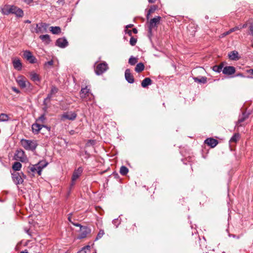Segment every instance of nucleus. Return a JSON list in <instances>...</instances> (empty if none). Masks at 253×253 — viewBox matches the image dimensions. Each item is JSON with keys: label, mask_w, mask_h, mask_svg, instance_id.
<instances>
[{"label": "nucleus", "mask_w": 253, "mask_h": 253, "mask_svg": "<svg viewBox=\"0 0 253 253\" xmlns=\"http://www.w3.org/2000/svg\"><path fill=\"white\" fill-rule=\"evenodd\" d=\"M152 84V80L149 78H145L141 83V85L143 87H146Z\"/></svg>", "instance_id": "25"}, {"label": "nucleus", "mask_w": 253, "mask_h": 253, "mask_svg": "<svg viewBox=\"0 0 253 253\" xmlns=\"http://www.w3.org/2000/svg\"><path fill=\"white\" fill-rule=\"evenodd\" d=\"M28 61L30 63H36L37 62V59L36 58V57L35 56H34L33 55H32L30 58L28 60Z\"/></svg>", "instance_id": "42"}, {"label": "nucleus", "mask_w": 253, "mask_h": 253, "mask_svg": "<svg viewBox=\"0 0 253 253\" xmlns=\"http://www.w3.org/2000/svg\"><path fill=\"white\" fill-rule=\"evenodd\" d=\"M58 91V89L55 86H52L51 88L50 92L48 94L47 97L44 99L43 103L46 105V101L48 100H50Z\"/></svg>", "instance_id": "14"}, {"label": "nucleus", "mask_w": 253, "mask_h": 253, "mask_svg": "<svg viewBox=\"0 0 253 253\" xmlns=\"http://www.w3.org/2000/svg\"><path fill=\"white\" fill-rule=\"evenodd\" d=\"M33 55L32 52L30 51L29 50H25L24 51L23 53V57L25 58L27 60L29 59V58Z\"/></svg>", "instance_id": "36"}, {"label": "nucleus", "mask_w": 253, "mask_h": 253, "mask_svg": "<svg viewBox=\"0 0 253 253\" xmlns=\"http://www.w3.org/2000/svg\"><path fill=\"white\" fill-rule=\"evenodd\" d=\"M108 69V65L106 63L103 62L98 64L95 69V73L97 75L103 74Z\"/></svg>", "instance_id": "9"}, {"label": "nucleus", "mask_w": 253, "mask_h": 253, "mask_svg": "<svg viewBox=\"0 0 253 253\" xmlns=\"http://www.w3.org/2000/svg\"><path fill=\"white\" fill-rule=\"evenodd\" d=\"M133 26L132 24L128 25L126 26V29H127L128 28H130Z\"/></svg>", "instance_id": "53"}, {"label": "nucleus", "mask_w": 253, "mask_h": 253, "mask_svg": "<svg viewBox=\"0 0 253 253\" xmlns=\"http://www.w3.org/2000/svg\"><path fill=\"white\" fill-rule=\"evenodd\" d=\"M228 57L232 60H238L239 59L238 52L236 51H233L228 53Z\"/></svg>", "instance_id": "22"}, {"label": "nucleus", "mask_w": 253, "mask_h": 253, "mask_svg": "<svg viewBox=\"0 0 253 253\" xmlns=\"http://www.w3.org/2000/svg\"><path fill=\"white\" fill-rule=\"evenodd\" d=\"M50 31L53 34H58L61 32V29L58 26L50 27Z\"/></svg>", "instance_id": "29"}, {"label": "nucleus", "mask_w": 253, "mask_h": 253, "mask_svg": "<svg viewBox=\"0 0 253 253\" xmlns=\"http://www.w3.org/2000/svg\"><path fill=\"white\" fill-rule=\"evenodd\" d=\"M104 234V230L102 229L100 230L95 239V241L100 239L103 236Z\"/></svg>", "instance_id": "40"}, {"label": "nucleus", "mask_w": 253, "mask_h": 253, "mask_svg": "<svg viewBox=\"0 0 253 253\" xmlns=\"http://www.w3.org/2000/svg\"><path fill=\"white\" fill-rule=\"evenodd\" d=\"M126 33H127L129 36H131L132 32L130 30L126 29Z\"/></svg>", "instance_id": "48"}, {"label": "nucleus", "mask_w": 253, "mask_h": 253, "mask_svg": "<svg viewBox=\"0 0 253 253\" xmlns=\"http://www.w3.org/2000/svg\"><path fill=\"white\" fill-rule=\"evenodd\" d=\"M16 81L20 87L22 88L29 87L31 84L30 82L22 76H19L17 77Z\"/></svg>", "instance_id": "6"}, {"label": "nucleus", "mask_w": 253, "mask_h": 253, "mask_svg": "<svg viewBox=\"0 0 253 253\" xmlns=\"http://www.w3.org/2000/svg\"><path fill=\"white\" fill-rule=\"evenodd\" d=\"M160 19L161 17L160 16H157V17H155L151 19L149 26V33H151L152 29L156 27L157 24L159 23Z\"/></svg>", "instance_id": "13"}, {"label": "nucleus", "mask_w": 253, "mask_h": 253, "mask_svg": "<svg viewBox=\"0 0 253 253\" xmlns=\"http://www.w3.org/2000/svg\"><path fill=\"white\" fill-rule=\"evenodd\" d=\"M235 27V29H236V30H241V29H242V26L241 25H239L238 26H236Z\"/></svg>", "instance_id": "49"}, {"label": "nucleus", "mask_w": 253, "mask_h": 253, "mask_svg": "<svg viewBox=\"0 0 253 253\" xmlns=\"http://www.w3.org/2000/svg\"><path fill=\"white\" fill-rule=\"evenodd\" d=\"M20 253H28L27 252H21Z\"/></svg>", "instance_id": "57"}, {"label": "nucleus", "mask_w": 253, "mask_h": 253, "mask_svg": "<svg viewBox=\"0 0 253 253\" xmlns=\"http://www.w3.org/2000/svg\"><path fill=\"white\" fill-rule=\"evenodd\" d=\"M83 172V169L82 167H79L78 169H75L73 172L72 177V185L74 184L75 181L80 176Z\"/></svg>", "instance_id": "11"}, {"label": "nucleus", "mask_w": 253, "mask_h": 253, "mask_svg": "<svg viewBox=\"0 0 253 253\" xmlns=\"http://www.w3.org/2000/svg\"><path fill=\"white\" fill-rule=\"evenodd\" d=\"M40 39L45 44H49L51 41L48 35H41Z\"/></svg>", "instance_id": "24"}, {"label": "nucleus", "mask_w": 253, "mask_h": 253, "mask_svg": "<svg viewBox=\"0 0 253 253\" xmlns=\"http://www.w3.org/2000/svg\"><path fill=\"white\" fill-rule=\"evenodd\" d=\"M90 246L89 245H87L82 248V249L77 253H87L90 252Z\"/></svg>", "instance_id": "32"}, {"label": "nucleus", "mask_w": 253, "mask_h": 253, "mask_svg": "<svg viewBox=\"0 0 253 253\" xmlns=\"http://www.w3.org/2000/svg\"><path fill=\"white\" fill-rule=\"evenodd\" d=\"M75 226L80 227V234L78 237V239H81L86 237L87 235L91 232V229L85 226H82L79 223H72Z\"/></svg>", "instance_id": "4"}, {"label": "nucleus", "mask_w": 253, "mask_h": 253, "mask_svg": "<svg viewBox=\"0 0 253 253\" xmlns=\"http://www.w3.org/2000/svg\"><path fill=\"white\" fill-rule=\"evenodd\" d=\"M205 143L211 148H213L217 144L218 141L214 138H209L205 140Z\"/></svg>", "instance_id": "20"}, {"label": "nucleus", "mask_w": 253, "mask_h": 253, "mask_svg": "<svg viewBox=\"0 0 253 253\" xmlns=\"http://www.w3.org/2000/svg\"><path fill=\"white\" fill-rule=\"evenodd\" d=\"M125 76L126 80L128 82V83L130 84H132L134 83V78L130 73V69H127L126 70Z\"/></svg>", "instance_id": "18"}, {"label": "nucleus", "mask_w": 253, "mask_h": 253, "mask_svg": "<svg viewBox=\"0 0 253 253\" xmlns=\"http://www.w3.org/2000/svg\"><path fill=\"white\" fill-rule=\"evenodd\" d=\"M144 64L142 63H139L136 65L135 68V71L137 73H139L142 72L144 70Z\"/></svg>", "instance_id": "28"}, {"label": "nucleus", "mask_w": 253, "mask_h": 253, "mask_svg": "<svg viewBox=\"0 0 253 253\" xmlns=\"http://www.w3.org/2000/svg\"><path fill=\"white\" fill-rule=\"evenodd\" d=\"M22 167V165L20 162H16L12 166V169L15 171H19Z\"/></svg>", "instance_id": "30"}, {"label": "nucleus", "mask_w": 253, "mask_h": 253, "mask_svg": "<svg viewBox=\"0 0 253 253\" xmlns=\"http://www.w3.org/2000/svg\"><path fill=\"white\" fill-rule=\"evenodd\" d=\"M248 117V115H247L245 113H243L242 116L240 117L238 121V123L240 124L243 122L246 118Z\"/></svg>", "instance_id": "38"}, {"label": "nucleus", "mask_w": 253, "mask_h": 253, "mask_svg": "<svg viewBox=\"0 0 253 253\" xmlns=\"http://www.w3.org/2000/svg\"><path fill=\"white\" fill-rule=\"evenodd\" d=\"M238 76L242 77H244L242 74H239Z\"/></svg>", "instance_id": "56"}, {"label": "nucleus", "mask_w": 253, "mask_h": 253, "mask_svg": "<svg viewBox=\"0 0 253 253\" xmlns=\"http://www.w3.org/2000/svg\"><path fill=\"white\" fill-rule=\"evenodd\" d=\"M128 172V169L125 166H122L120 168V173L123 175H126Z\"/></svg>", "instance_id": "35"}, {"label": "nucleus", "mask_w": 253, "mask_h": 253, "mask_svg": "<svg viewBox=\"0 0 253 253\" xmlns=\"http://www.w3.org/2000/svg\"><path fill=\"white\" fill-rule=\"evenodd\" d=\"M12 89L17 93H20V91L15 87H12Z\"/></svg>", "instance_id": "47"}, {"label": "nucleus", "mask_w": 253, "mask_h": 253, "mask_svg": "<svg viewBox=\"0 0 253 253\" xmlns=\"http://www.w3.org/2000/svg\"><path fill=\"white\" fill-rule=\"evenodd\" d=\"M30 77L31 80L35 82H40L41 78L39 75L35 72L30 73Z\"/></svg>", "instance_id": "21"}, {"label": "nucleus", "mask_w": 253, "mask_h": 253, "mask_svg": "<svg viewBox=\"0 0 253 253\" xmlns=\"http://www.w3.org/2000/svg\"><path fill=\"white\" fill-rule=\"evenodd\" d=\"M113 223L116 226V227H118V225L119 224V223H117L118 222V219H115L113 220Z\"/></svg>", "instance_id": "46"}, {"label": "nucleus", "mask_w": 253, "mask_h": 253, "mask_svg": "<svg viewBox=\"0 0 253 253\" xmlns=\"http://www.w3.org/2000/svg\"><path fill=\"white\" fill-rule=\"evenodd\" d=\"M148 1L150 3H154L155 2L156 0H148Z\"/></svg>", "instance_id": "54"}, {"label": "nucleus", "mask_w": 253, "mask_h": 253, "mask_svg": "<svg viewBox=\"0 0 253 253\" xmlns=\"http://www.w3.org/2000/svg\"><path fill=\"white\" fill-rule=\"evenodd\" d=\"M12 178L16 184H19L23 182V177L25 178L24 174L22 172L19 173L15 172L12 174Z\"/></svg>", "instance_id": "8"}, {"label": "nucleus", "mask_w": 253, "mask_h": 253, "mask_svg": "<svg viewBox=\"0 0 253 253\" xmlns=\"http://www.w3.org/2000/svg\"><path fill=\"white\" fill-rule=\"evenodd\" d=\"M77 117V114L75 112H67L64 113L62 115L61 117V119L62 120H69L73 121Z\"/></svg>", "instance_id": "12"}, {"label": "nucleus", "mask_w": 253, "mask_h": 253, "mask_svg": "<svg viewBox=\"0 0 253 253\" xmlns=\"http://www.w3.org/2000/svg\"><path fill=\"white\" fill-rule=\"evenodd\" d=\"M26 23H31V21H29V20H27V21H26Z\"/></svg>", "instance_id": "55"}, {"label": "nucleus", "mask_w": 253, "mask_h": 253, "mask_svg": "<svg viewBox=\"0 0 253 253\" xmlns=\"http://www.w3.org/2000/svg\"><path fill=\"white\" fill-rule=\"evenodd\" d=\"M193 80L195 82L200 84H204L207 82V78L206 77H194Z\"/></svg>", "instance_id": "23"}, {"label": "nucleus", "mask_w": 253, "mask_h": 253, "mask_svg": "<svg viewBox=\"0 0 253 253\" xmlns=\"http://www.w3.org/2000/svg\"><path fill=\"white\" fill-rule=\"evenodd\" d=\"M137 62V59L132 56L130 57L128 60V63L131 65H133L135 64Z\"/></svg>", "instance_id": "39"}, {"label": "nucleus", "mask_w": 253, "mask_h": 253, "mask_svg": "<svg viewBox=\"0 0 253 253\" xmlns=\"http://www.w3.org/2000/svg\"><path fill=\"white\" fill-rule=\"evenodd\" d=\"M45 120L46 118L45 115L42 114L36 120V122L40 124H42L45 123Z\"/></svg>", "instance_id": "33"}, {"label": "nucleus", "mask_w": 253, "mask_h": 253, "mask_svg": "<svg viewBox=\"0 0 253 253\" xmlns=\"http://www.w3.org/2000/svg\"><path fill=\"white\" fill-rule=\"evenodd\" d=\"M13 66L16 70L20 71L22 69V65L20 60L18 58H15L12 59Z\"/></svg>", "instance_id": "19"}, {"label": "nucleus", "mask_w": 253, "mask_h": 253, "mask_svg": "<svg viewBox=\"0 0 253 253\" xmlns=\"http://www.w3.org/2000/svg\"><path fill=\"white\" fill-rule=\"evenodd\" d=\"M47 127L45 126L40 124L37 122H36L35 124H33L32 126V128L33 133L35 134H38L40 130L42 128V127Z\"/></svg>", "instance_id": "15"}, {"label": "nucleus", "mask_w": 253, "mask_h": 253, "mask_svg": "<svg viewBox=\"0 0 253 253\" xmlns=\"http://www.w3.org/2000/svg\"><path fill=\"white\" fill-rule=\"evenodd\" d=\"M235 27H234L233 28H231L230 30H229L228 31L223 33L224 36H227L229 34H230L231 33L236 31Z\"/></svg>", "instance_id": "44"}, {"label": "nucleus", "mask_w": 253, "mask_h": 253, "mask_svg": "<svg viewBox=\"0 0 253 253\" xmlns=\"http://www.w3.org/2000/svg\"><path fill=\"white\" fill-rule=\"evenodd\" d=\"M21 145L27 150L34 151L37 146V141L35 140H28L23 139L21 140Z\"/></svg>", "instance_id": "2"}, {"label": "nucleus", "mask_w": 253, "mask_h": 253, "mask_svg": "<svg viewBox=\"0 0 253 253\" xmlns=\"http://www.w3.org/2000/svg\"><path fill=\"white\" fill-rule=\"evenodd\" d=\"M14 158L15 160L19 161L22 162H25L27 161V158L25 154V152L21 149L16 151Z\"/></svg>", "instance_id": "7"}, {"label": "nucleus", "mask_w": 253, "mask_h": 253, "mask_svg": "<svg viewBox=\"0 0 253 253\" xmlns=\"http://www.w3.org/2000/svg\"><path fill=\"white\" fill-rule=\"evenodd\" d=\"M68 42L64 38H59L56 42V45L61 48H65L68 45Z\"/></svg>", "instance_id": "17"}, {"label": "nucleus", "mask_w": 253, "mask_h": 253, "mask_svg": "<svg viewBox=\"0 0 253 253\" xmlns=\"http://www.w3.org/2000/svg\"><path fill=\"white\" fill-rule=\"evenodd\" d=\"M248 24H250V34L253 36V22H251L250 21L248 22V23L244 24L242 26V28H246ZM252 46L253 47V43H252Z\"/></svg>", "instance_id": "31"}, {"label": "nucleus", "mask_w": 253, "mask_h": 253, "mask_svg": "<svg viewBox=\"0 0 253 253\" xmlns=\"http://www.w3.org/2000/svg\"><path fill=\"white\" fill-rule=\"evenodd\" d=\"M223 63H220L218 65L213 66L212 67V70L215 72L220 73L221 71H222V68H223Z\"/></svg>", "instance_id": "26"}, {"label": "nucleus", "mask_w": 253, "mask_h": 253, "mask_svg": "<svg viewBox=\"0 0 253 253\" xmlns=\"http://www.w3.org/2000/svg\"><path fill=\"white\" fill-rule=\"evenodd\" d=\"M239 138H240V134L239 133H235L231 138V139L230 140V142L236 143L239 139Z\"/></svg>", "instance_id": "34"}, {"label": "nucleus", "mask_w": 253, "mask_h": 253, "mask_svg": "<svg viewBox=\"0 0 253 253\" xmlns=\"http://www.w3.org/2000/svg\"><path fill=\"white\" fill-rule=\"evenodd\" d=\"M247 72L251 75V76H249L248 78H253V69H251L247 70Z\"/></svg>", "instance_id": "45"}, {"label": "nucleus", "mask_w": 253, "mask_h": 253, "mask_svg": "<svg viewBox=\"0 0 253 253\" xmlns=\"http://www.w3.org/2000/svg\"><path fill=\"white\" fill-rule=\"evenodd\" d=\"M235 72V68L233 66H225L223 68L222 73L227 75H231Z\"/></svg>", "instance_id": "16"}, {"label": "nucleus", "mask_w": 253, "mask_h": 253, "mask_svg": "<svg viewBox=\"0 0 253 253\" xmlns=\"http://www.w3.org/2000/svg\"><path fill=\"white\" fill-rule=\"evenodd\" d=\"M136 42H137V40L135 38L131 37L130 39V41H129L130 44L132 46H134V45H135Z\"/></svg>", "instance_id": "41"}, {"label": "nucleus", "mask_w": 253, "mask_h": 253, "mask_svg": "<svg viewBox=\"0 0 253 253\" xmlns=\"http://www.w3.org/2000/svg\"><path fill=\"white\" fill-rule=\"evenodd\" d=\"M48 26V25L43 23L37 24L36 28L35 29V32L37 33H45L47 31V28Z\"/></svg>", "instance_id": "10"}, {"label": "nucleus", "mask_w": 253, "mask_h": 253, "mask_svg": "<svg viewBox=\"0 0 253 253\" xmlns=\"http://www.w3.org/2000/svg\"><path fill=\"white\" fill-rule=\"evenodd\" d=\"M9 117L6 114L2 113L0 114V121L6 122L8 120Z\"/></svg>", "instance_id": "37"}, {"label": "nucleus", "mask_w": 253, "mask_h": 253, "mask_svg": "<svg viewBox=\"0 0 253 253\" xmlns=\"http://www.w3.org/2000/svg\"><path fill=\"white\" fill-rule=\"evenodd\" d=\"M33 0H24V2H25L27 4H30L33 1Z\"/></svg>", "instance_id": "50"}, {"label": "nucleus", "mask_w": 253, "mask_h": 253, "mask_svg": "<svg viewBox=\"0 0 253 253\" xmlns=\"http://www.w3.org/2000/svg\"><path fill=\"white\" fill-rule=\"evenodd\" d=\"M48 163L44 161H41L38 164L32 165L29 168V169L33 173H37L39 175L41 174L42 169L45 168Z\"/></svg>", "instance_id": "3"}, {"label": "nucleus", "mask_w": 253, "mask_h": 253, "mask_svg": "<svg viewBox=\"0 0 253 253\" xmlns=\"http://www.w3.org/2000/svg\"><path fill=\"white\" fill-rule=\"evenodd\" d=\"M71 215H72V214H71V213L69 214V216H68V218L69 221L70 222H72V221H71Z\"/></svg>", "instance_id": "52"}, {"label": "nucleus", "mask_w": 253, "mask_h": 253, "mask_svg": "<svg viewBox=\"0 0 253 253\" xmlns=\"http://www.w3.org/2000/svg\"><path fill=\"white\" fill-rule=\"evenodd\" d=\"M158 7L156 5H151L148 11V13L147 14V15H146V17H147V19H148L149 18V15L153 13L157 9Z\"/></svg>", "instance_id": "27"}, {"label": "nucleus", "mask_w": 253, "mask_h": 253, "mask_svg": "<svg viewBox=\"0 0 253 253\" xmlns=\"http://www.w3.org/2000/svg\"><path fill=\"white\" fill-rule=\"evenodd\" d=\"M132 32L134 34H137V30L136 28H133L132 30Z\"/></svg>", "instance_id": "51"}, {"label": "nucleus", "mask_w": 253, "mask_h": 253, "mask_svg": "<svg viewBox=\"0 0 253 253\" xmlns=\"http://www.w3.org/2000/svg\"><path fill=\"white\" fill-rule=\"evenodd\" d=\"M53 64V60H50L49 61H47L44 64V67L45 68H47L49 66H51Z\"/></svg>", "instance_id": "43"}, {"label": "nucleus", "mask_w": 253, "mask_h": 253, "mask_svg": "<svg viewBox=\"0 0 253 253\" xmlns=\"http://www.w3.org/2000/svg\"><path fill=\"white\" fill-rule=\"evenodd\" d=\"M2 12L4 14L8 15L10 13L14 14L17 16L21 17L23 16V10L17 6L10 5H5L2 8Z\"/></svg>", "instance_id": "1"}, {"label": "nucleus", "mask_w": 253, "mask_h": 253, "mask_svg": "<svg viewBox=\"0 0 253 253\" xmlns=\"http://www.w3.org/2000/svg\"><path fill=\"white\" fill-rule=\"evenodd\" d=\"M80 96L85 101L91 100L94 98L93 94L90 92L89 89L87 88L86 86L82 88Z\"/></svg>", "instance_id": "5"}]
</instances>
